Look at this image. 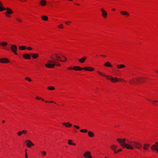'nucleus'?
Listing matches in <instances>:
<instances>
[{
    "label": "nucleus",
    "instance_id": "f257e3e1",
    "mask_svg": "<svg viewBox=\"0 0 158 158\" xmlns=\"http://www.w3.org/2000/svg\"><path fill=\"white\" fill-rule=\"evenodd\" d=\"M117 140L123 148H126L128 149L133 150L135 148L138 149H140L142 147L140 143L135 141H131L126 140L125 139H121L118 138Z\"/></svg>",
    "mask_w": 158,
    "mask_h": 158
},
{
    "label": "nucleus",
    "instance_id": "f03ea898",
    "mask_svg": "<svg viewBox=\"0 0 158 158\" xmlns=\"http://www.w3.org/2000/svg\"><path fill=\"white\" fill-rule=\"evenodd\" d=\"M48 63L45 64V66L48 68H53L56 65L59 66L60 65V64L57 63L55 60H48Z\"/></svg>",
    "mask_w": 158,
    "mask_h": 158
},
{
    "label": "nucleus",
    "instance_id": "7ed1b4c3",
    "mask_svg": "<svg viewBox=\"0 0 158 158\" xmlns=\"http://www.w3.org/2000/svg\"><path fill=\"white\" fill-rule=\"evenodd\" d=\"M97 72L100 75L103 77H105L107 79L110 80V81L113 82H117L119 81L118 79L116 77H115L114 78H113L112 76L109 75L106 76L104 74L99 71H97Z\"/></svg>",
    "mask_w": 158,
    "mask_h": 158
},
{
    "label": "nucleus",
    "instance_id": "20e7f679",
    "mask_svg": "<svg viewBox=\"0 0 158 158\" xmlns=\"http://www.w3.org/2000/svg\"><path fill=\"white\" fill-rule=\"evenodd\" d=\"M17 49V46L14 44H12L11 46V49L12 52L15 55H17L18 54L16 52Z\"/></svg>",
    "mask_w": 158,
    "mask_h": 158
},
{
    "label": "nucleus",
    "instance_id": "39448f33",
    "mask_svg": "<svg viewBox=\"0 0 158 158\" xmlns=\"http://www.w3.org/2000/svg\"><path fill=\"white\" fill-rule=\"evenodd\" d=\"M90 154V152H86L84 154L83 156L85 158H92Z\"/></svg>",
    "mask_w": 158,
    "mask_h": 158
},
{
    "label": "nucleus",
    "instance_id": "423d86ee",
    "mask_svg": "<svg viewBox=\"0 0 158 158\" xmlns=\"http://www.w3.org/2000/svg\"><path fill=\"white\" fill-rule=\"evenodd\" d=\"M7 43L6 42H0V46H1L3 48L5 49L9 50V49L4 48L7 45Z\"/></svg>",
    "mask_w": 158,
    "mask_h": 158
},
{
    "label": "nucleus",
    "instance_id": "0eeeda50",
    "mask_svg": "<svg viewBox=\"0 0 158 158\" xmlns=\"http://www.w3.org/2000/svg\"><path fill=\"white\" fill-rule=\"evenodd\" d=\"M26 142H27V145L28 148H30L31 146H33L34 145V144L30 140H26Z\"/></svg>",
    "mask_w": 158,
    "mask_h": 158
},
{
    "label": "nucleus",
    "instance_id": "6e6552de",
    "mask_svg": "<svg viewBox=\"0 0 158 158\" xmlns=\"http://www.w3.org/2000/svg\"><path fill=\"white\" fill-rule=\"evenodd\" d=\"M0 62L2 63H7L9 62V60L6 58H1L0 59Z\"/></svg>",
    "mask_w": 158,
    "mask_h": 158
},
{
    "label": "nucleus",
    "instance_id": "1a4fd4ad",
    "mask_svg": "<svg viewBox=\"0 0 158 158\" xmlns=\"http://www.w3.org/2000/svg\"><path fill=\"white\" fill-rule=\"evenodd\" d=\"M150 146V144L148 143H145L143 145V149L145 151H147Z\"/></svg>",
    "mask_w": 158,
    "mask_h": 158
},
{
    "label": "nucleus",
    "instance_id": "9d476101",
    "mask_svg": "<svg viewBox=\"0 0 158 158\" xmlns=\"http://www.w3.org/2000/svg\"><path fill=\"white\" fill-rule=\"evenodd\" d=\"M101 10L102 12V16L104 18H106L107 15V12L103 9H101Z\"/></svg>",
    "mask_w": 158,
    "mask_h": 158
},
{
    "label": "nucleus",
    "instance_id": "9b49d317",
    "mask_svg": "<svg viewBox=\"0 0 158 158\" xmlns=\"http://www.w3.org/2000/svg\"><path fill=\"white\" fill-rule=\"evenodd\" d=\"M6 10H7V11L5 13L6 15L7 14H11L13 13V11L12 10L8 7L6 8Z\"/></svg>",
    "mask_w": 158,
    "mask_h": 158
},
{
    "label": "nucleus",
    "instance_id": "f8f14e48",
    "mask_svg": "<svg viewBox=\"0 0 158 158\" xmlns=\"http://www.w3.org/2000/svg\"><path fill=\"white\" fill-rule=\"evenodd\" d=\"M83 69L86 71H93L94 70V68L90 67H84L83 68Z\"/></svg>",
    "mask_w": 158,
    "mask_h": 158
},
{
    "label": "nucleus",
    "instance_id": "ddd939ff",
    "mask_svg": "<svg viewBox=\"0 0 158 158\" xmlns=\"http://www.w3.org/2000/svg\"><path fill=\"white\" fill-rule=\"evenodd\" d=\"M54 55L56 58V59L55 60H54L60 61L62 62H64V60H60V56H58L57 54H54Z\"/></svg>",
    "mask_w": 158,
    "mask_h": 158
},
{
    "label": "nucleus",
    "instance_id": "4468645a",
    "mask_svg": "<svg viewBox=\"0 0 158 158\" xmlns=\"http://www.w3.org/2000/svg\"><path fill=\"white\" fill-rule=\"evenodd\" d=\"M23 58L26 59H29L31 58L30 55L27 54L25 53L23 55Z\"/></svg>",
    "mask_w": 158,
    "mask_h": 158
},
{
    "label": "nucleus",
    "instance_id": "2eb2a0df",
    "mask_svg": "<svg viewBox=\"0 0 158 158\" xmlns=\"http://www.w3.org/2000/svg\"><path fill=\"white\" fill-rule=\"evenodd\" d=\"M62 124L67 127H70L72 126V125L71 124L69 123H63Z\"/></svg>",
    "mask_w": 158,
    "mask_h": 158
},
{
    "label": "nucleus",
    "instance_id": "dca6fc26",
    "mask_svg": "<svg viewBox=\"0 0 158 158\" xmlns=\"http://www.w3.org/2000/svg\"><path fill=\"white\" fill-rule=\"evenodd\" d=\"M73 69H75L77 71L81 70L83 69V68H82L80 67L75 66L73 67Z\"/></svg>",
    "mask_w": 158,
    "mask_h": 158
},
{
    "label": "nucleus",
    "instance_id": "f3484780",
    "mask_svg": "<svg viewBox=\"0 0 158 158\" xmlns=\"http://www.w3.org/2000/svg\"><path fill=\"white\" fill-rule=\"evenodd\" d=\"M86 56H84L82 58L79 59L78 60V61L79 62L81 63H83L84 62L85 60H86Z\"/></svg>",
    "mask_w": 158,
    "mask_h": 158
},
{
    "label": "nucleus",
    "instance_id": "a211bd4d",
    "mask_svg": "<svg viewBox=\"0 0 158 158\" xmlns=\"http://www.w3.org/2000/svg\"><path fill=\"white\" fill-rule=\"evenodd\" d=\"M135 79H132L131 80L129 81L130 83L131 84H136L137 83V82L136 81V80L135 79Z\"/></svg>",
    "mask_w": 158,
    "mask_h": 158
},
{
    "label": "nucleus",
    "instance_id": "6ab92c4d",
    "mask_svg": "<svg viewBox=\"0 0 158 158\" xmlns=\"http://www.w3.org/2000/svg\"><path fill=\"white\" fill-rule=\"evenodd\" d=\"M120 13L122 15H125L126 16H129V14L127 12L125 11H121L120 12Z\"/></svg>",
    "mask_w": 158,
    "mask_h": 158
},
{
    "label": "nucleus",
    "instance_id": "aec40b11",
    "mask_svg": "<svg viewBox=\"0 0 158 158\" xmlns=\"http://www.w3.org/2000/svg\"><path fill=\"white\" fill-rule=\"evenodd\" d=\"M135 79L137 81L140 83L141 82H143L144 81L143 78V77H141L140 78H136Z\"/></svg>",
    "mask_w": 158,
    "mask_h": 158
},
{
    "label": "nucleus",
    "instance_id": "412c9836",
    "mask_svg": "<svg viewBox=\"0 0 158 158\" xmlns=\"http://www.w3.org/2000/svg\"><path fill=\"white\" fill-rule=\"evenodd\" d=\"M151 149L152 150H156L157 152V149H158V148L156 145H153L151 147Z\"/></svg>",
    "mask_w": 158,
    "mask_h": 158
},
{
    "label": "nucleus",
    "instance_id": "4be33fe9",
    "mask_svg": "<svg viewBox=\"0 0 158 158\" xmlns=\"http://www.w3.org/2000/svg\"><path fill=\"white\" fill-rule=\"evenodd\" d=\"M2 5V3L0 1V11H2L6 10V8L3 7Z\"/></svg>",
    "mask_w": 158,
    "mask_h": 158
},
{
    "label": "nucleus",
    "instance_id": "5701e85b",
    "mask_svg": "<svg viewBox=\"0 0 158 158\" xmlns=\"http://www.w3.org/2000/svg\"><path fill=\"white\" fill-rule=\"evenodd\" d=\"M147 99L148 100L151 101L153 102V104L154 105H155L156 106L158 105V101H157V100L152 101V100H151L148 99Z\"/></svg>",
    "mask_w": 158,
    "mask_h": 158
},
{
    "label": "nucleus",
    "instance_id": "b1692460",
    "mask_svg": "<svg viewBox=\"0 0 158 158\" xmlns=\"http://www.w3.org/2000/svg\"><path fill=\"white\" fill-rule=\"evenodd\" d=\"M104 65L107 67H112V65L109 62H107L104 64Z\"/></svg>",
    "mask_w": 158,
    "mask_h": 158
},
{
    "label": "nucleus",
    "instance_id": "393cba45",
    "mask_svg": "<svg viewBox=\"0 0 158 158\" xmlns=\"http://www.w3.org/2000/svg\"><path fill=\"white\" fill-rule=\"evenodd\" d=\"M88 135L89 136L91 137H92L94 136V133L91 131L88 132Z\"/></svg>",
    "mask_w": 158,
    "mask_h": 158
},
{
    "label": "nucleus",
    "instance_id": "a878e982",
    "mask_svg": "<svg viewBox=\"0 0 158 158\" xmlns=\"http://www.w3.org/2000/svg\"><path fill=\"white\" fill-rule=\"evenodd\" d=\"M31 55L34 59L36 58L38 56V54H31Z\"/></svg>",
    "mask_w": 158,
    "mask_h": 158
},
{
    "label": "nucleus",
    "instance_id": "bb28decb",
    "mask_svg": "<svg viewBox=\"0 0 158 158\" xmlns=\"http://www.w3.org/2000/svg\"><path fill=\"white\" fill-rule=\"evenodd\" d=\"M117 67L118 69H121L123 68H124L125 67V66L124 64H119L117 65Z\"/></svg>",
    "mask_w": 158,
    "mask_h": 158
},
{
    "label": "nucleus",
    "instance_id": "cd10ccee",
    "mask_svg": "<svg viewBox=\"0 0 158 158\" xmlns=\"http://www.w3.org/2000/svg\"><path fill=\"white\" fill-rule=\"evenodd\" d=\"M68 144L69 145H73L75 146V144L73 143H72L73 141L70 139L68 140Z\"/></svg>",
    "mask_w": 158,
    "mask_h": 158
},
{
    "label": "nucleus",
    "instance_id": "c85d7f7f",
    "mask_svg": "<svg viewBox=\"0 0 158 158\" xmlns=\"http://www.w3.org/2000/svg\"><path fill=\"white\" fill-rule=\"evenodd\" d=\"M26 47L25 46H19V50H25L26 49Z\"/></svg>",
    "mask_w": 158,
    "mask_h": 158
},
{
    "label": "nucleus",
    "instance_id": "c756f323",
    "mask_svg": "<svg viewBox=\"0 0 158 158\" xmlns=\"http://www.w3.org/2000/svg\"><path fill=\"white\" fill-rule=\"evenodd\" d=\"M111 149L113 151L115 150V149L117 148V145H113L110 146V147Z\"/></svg>",
    "mask_w": 158,
    "mask_h": 158
},
{
    "label": "nucleus",
    "instance_id": "7c9ffc66",
    "mask_svg": "<svg viewBox=\"0 0 158 158\" xmlns=\"http://www.w3.org/2000/svg\"><path fill=\"white\" fill-rule=\"evenodd\" d=\"M46 1L45 0H42L40 1V4L42 6H44L46 4Z\"/></svg>",
    "mask_w": 158,
    "mask_h": 158
},
{
    "label": "nucleus",
    "instance_id": "2f4dec72",
    "mask_svg": "<svg viewBox=\"0 0 158 158\" xmlns=\"http://www.w3.org/2000/svg\"><path fill=\"white\" fill-rule=\"evenodd\" d=\"M42 19L44 21H47L48 19V18L47 16H41Z\"/></svg>",
    "mask_w": 158,
    "mask_h": 158
},
{
    "label": "nucleus",
    "instance_id": "473e14b6",
    "mask_svg": "<svg viewBox=\"0 0 158 158\" xmlns=\"http://www.w3.org/2000/svg\"><path fill=\"white\" fill-rule=\"evenodd\" d=\"M48 89L50 90H53L55 89V88L53 86H50L48 87Z\"/></svg>",
    "mask_w": 158,
    "mask_h": 158
},
{
    "label": "nucleus",
    "instance_id": "72a5a7b5",
    "mask_svg": "<svg viewBox=\"0 0 158 158\" xmlns=\"http://www.w3.org/2000/svg\"><path fill=\"white\" fill-rule=\"evenodd\" d=\"M80 131L81 132L86 133L87 132V130L85 129H83L81 130Z\"/></svg>",
    "mask_w": 158,
    "mask_h": 158
},
{
    "label": "nucleus",
    "instance_id": "f704fd0d",
    "mask_svg": "<svg viewBox=\"0 0 158 158\" xmlns=\"http://www.w3.org/2000/svg\"><path fill=\"white\" fill-rule=\"evenodd\" d=\"M35 98L37 100H41L43 101H44V99L41 98H40L38 96H36Z\"/></svg>",
    "mask_w": 158,
    "mask_h": 158
},
{
    "label": "nucleus",
    "instance_id": "c9c22d12",
    "mask_svg": "<svg viewBox=\"0 0 158 158\" xmlns=\"http://www.w3.org/2000/svg\"><path fill=\"white\" fill-rule=\"evenodd\" d=\"M25 79L27 81H28L29 82H31V80L28 77H26L25 78Z\"/></svg>",
    "mask_w": 158,
    "mask_h": 158
},
{
    "label": "nucleus",
    "instance_id": "e433bc0d",
    "mask_svg": "<svg viewBox=\"0 0 158 158\" xmlns=\"http://www.w3.org/2000/svg\"><path fill=\"white\" fill-rule=\"evenodd\" d=\"M41 153L43 156H44L46 155V152L45 151H41Z\"/></svg>",
    "mask_w": 158,
    "mask_h": 158
},
{
    "label": "nucleus",
    "instance_id": "4c0bfd02",
    "mask_svg": "<svg viewBox=\"0 0 158 158\" xmlns=\"http://www.w3.org/2000/svg\"><path fill=\"white\" fill-rule=\"evenodd\" d=\"M16 19L19 22H22V20L19 18H16Z\"/></svg>",
    "mask_w": 158,
    "mask_h": 158
},
{
    "label": "nucleus",
    "instance_id": "58836bf2",
    "mask_svg": "<svg viewBox=\"0 0 158 158\" xmlns=\"http://www.w3.org/2000/svg\"><path fill=\"white\" fill-rule=\"evenodd\" d=\"M22 134V131H19L18 133V135L19 136H20Z\"/></svg>",
    "mask_w": 158,
    "mask_h": 158
},
{
    "label": "nucleus",
    "instance_id": "ea45409f",
    "mask_svg": "<svg viewBox=\"0 0 158 158\" xmlns=\"http://www.w3.org/2000/svg\"><path fill=\"white\" fill-rule=\"evenodd\" d=\"M58 27L60 28H63V25L62 24H61L60 25L58 26Z\"/></svg>",
    "mask_w": 158,
    "mask_h": 158
},
{
    "label": "nucleus",
    "instance_id": "a19ab883",
    "mask_svg": "<svg viewBox=\"0 0 158 158\" xmlns=\"http://www.w3.org/2000/svg\"><path fill=\"white\" fill-rule=\"evenodd\" d=\"M22 134H26L27 133V131L25 130H23L22 131Z\"/></svg>",
    "mask_w": 158,
    "mask_h": 158
},
{
    "label": "nucleus",
    "instance_id": "79ce46f5",
    "mask_svg": "<svg viewBox=\"0 0 158 158\" xmlns=\"http://www.w3.org/2000/svg\"><path fill=\"white\" fill-rule=\"evenodd\" d=\"M27 151V150H25V157L26 158H27L28 157V156H27V153L26 152Z\"/></svg>",
    "mask_w": 158,
    "mask_h": 158
},
{
    "label": "nucleus",
    "instance_id": "37998d69",
    "mask_svg": "<svg viewBox=\"0 0 158 158\" xmlns=\"http://www.w3.org/2000/svg\"><path fill=\"white\" fill-rule=\"evenodd\" d=\"M74 127H75L77 129H79L80 127H79L78 126H76V125H74Z\"/></svg>",
    "mask_w": 158,
    "mask_h": 158
},
{
    "label": "nucleus",
    "instance_id": "c03bdc74",
    "mask_svg": "<svg viewBox=\"0 0 158 158\" xmlns=\"http://www.w3.org/2000/svg\"><path fill=\"white\" fill-rule=\"evenodd\" d=\"M27 49L28 50H31L32 49L30 47H28L27 48Z\"/></svg>",
    "mask_w": 158,
    "mask_h": 158
},
{
    "label": "nucleus",
    "instance_id": "a18cd8bd",
    "mask_svg": "<svg viewBox=\"0 0 158 158\" xmlns=\"http://www.w3.org/2000/svg\"><path fill=\"white\" fill-rule=\"evenodd\" d=\"M113 151H114V153L116 154L118 152L117 150H114Z\"/></svg>",
    "mask_w": 158,
    "mask_h": 158
},
{
    "label": "nucleus",
    "instance_id": "49530a36",
    "mask_svg": "<svg viewBox=\"0 0 158 158\" xmlns=\"http://www.w3.org/2000/svg\"><path fill=\"white\" fill-rule=\"evenodd\" d=\"M62 57L63 58V60H66V58L64 56H63L62 55Z\"/></svg>",
    "mask_w": 158,
    "mask_h": 158
},
{
    "label": "nucleus",
    "instance_id": "de8ad7c7",
    "mask_svg": "<svg viewBox=\"0 0 158 158\" xmlns=\"http://www.w3.org/2000/svg\"><path fill=\"white\" fill-rule=\"evenodd\" d=\"M46 102H51V103H54V102L53 101H45Z\"/></svg>",
    "mask_w": 158,
    "mask_h": 158
},
{
    "label": "nucleus",
    "instance_id": "09e8293b",
    "mask_svg": "<svg viewBox=\"0 0 158 158\" xmlns=\"http://www.w3.org/2000/svg\"><path fill=\"white\" fill-rule=\"evenodd\" d=\"M157 147V148H158V142H156V143H155V145Z\"/></svg>",
    "mask_w": 158,
    "mask_h": 158
},
{
    "label": "nucleus",
    "instance_id": "8fccbe9b",
    "mask_svg": "<svg viewBox=\"0 0 158 158\" xmlns=\"http://www.w3.org/2000/svg\"><path fill=\"white\" fill-rule=\"evenodd\" d=\"M122 150V149H118V150L117 151H118V152H120Z\"/></svg>",
    "mask_w": 158,
    "mask_h": 158
},
{
    "label": "nucleus",
    "instance_id": "3c124183",
    "mask_svg": "<svg viewBox=\"0 0 158 158\" xmlns=\"http://www.w3.org/2000/svg\"><path fill=\"white\" fill-rule=\"evenodd\" d=\"M73 68H72L71 67H69L68 69H73Z\"/></svg>",
    "mask_w": 158,
    "mask_h": 158
},
{
    "label": "nucleus",
    "instance_id": "603ef678",
    "mask_svg": "<svg viewBox=\"0 0 158 158\" xmlns=\"http://www.w3.org/2000/svg\"><path fill=\"white\" fill-rule=\"evenodd\" d=\"M51 59H52V60H53V59H53V57H52V56H51Z\"/></svg>",
    "mask_w": 158,
    "mask_h": 158
},
{
    "label": "nucleus",
    "instance_id": "864d4df0",
    "mask_svg": "<svg viewBox=\"0 0 158 158\" xmlns=\"http://www.w3.org/2000/svg\"><path fill=\"white\" fill-rule=\"evenodd\" d=\"M5 121H4V120H3V121H2V123H5Z\"/></svg>",
    "mask_w": 158,
    "mask_h": 158
},
{
    "label": "nucleus",
    "instance_id": "5fc2aeb1",
    "mask_svg": "<svg viewBox=\"0 0 158 158\" xmlns=\"http://www.w3.org/2000/svg\"><path fill=\"white\" fill-rule=\"evenodd\" d=\"M101 56H104V57H105L106 56L105 55H101Z\"/></svg>",
    "mask_w": 158,
    "mask_h": 158
},
{
    "label": "nucleus",
    "instance_id": "6e6d98bb",
    "mask_svg": "<svg viewBox=\"0 0 158 158\" xmlns=\"http://www.w3.org/2000/svg\"><path fill=\"white\" fill-rule=\"evenodd\" d=\"M6 15L7 17H10V15Z\"/></svg>",
    "mask_w": 158,
    "mask_h": 158
},
{
    "label": "nucleus",
    "instance_id": "4d7b16f0",
    "mask_svg": "<svg viewBox=\"0 0 158 158\" xmlns=\"http://www.w3.org/2000/svg\"><path fill=\"white\" fill-rule=\"evenodd\" d=\"M65 23L66 24H68V22H65Z\"/></svg>",
    "mask_w": 158,
    "mask_h": 158
},
{
    "label": "nucleus",
    "instance_id": "13d9d810",
    "mask_svg": "<svg viewBox=\"0 0 158 158\" xmlns=\"http://www.w3.org/2000/svg\"><path fill=\"white\" fill-rule=\"evenodd\" d=\"M115 9H113V10H114V11H115Z\"/></svg>",
    "mask_w": 158,
    "mask_h": 158
},
{
    "label": "nucleus",
    "instance_id": "bf43d9fd",
    "mask_svg": "<svg viewBox=\"0 0 158 158\" xmlns=\"http://www.w3.org/2000/svg\"><path fill=\"white\" fill-rule=\"evenodd\" d=\"M77 4V5H79V4Z\"/></svg>",
    "mask_w": 158,
    "mask_h": 158
},
{
    "label": "nucleus",
    "instance_id": "052dcab7",
    "mask_svg": "<svg viewBox=\"0 0 158 158\" xmlns=\"http://www.w3.org/2000/svg\"><path fill=\"white\" fill-rule=\"evenodd\" d=\"M157 152H158V149H157Z\"/></svg>",
    "mask_w": 158,
    "mask_h": 158
},
{
    "label": "nucleus",
    "instance_id": "680f3d73",
    "mask_svg": "<svg viewBox=\"0 0 158 158\" xmlns=\"http://www.w3.org/2000/svg\"><path fill=\"white\" fill-rule=\"evenodd\" d=\"M69 22V23H71V22Z\"/></svg>",
    "mask_w": 158,
    "mask_h": 158
},
{
    "label": "nucleus",
    "instance_id": "e2e57ef3",
    "mask_svg": "<svg viewBox=\"0 0 158 158\" xmlns=\"http://www.w3.org/2000/svg\"><path fill=\"white\" fill-rule=\"evenodd\" d=\"M156 72L158 73V71H157Z\"/></svg>",
    "mask_w": 158,
    "mask_h": 158
},
{
    "label": "nucleus",
    "instance_id": "0e129e2a",
    "mask_svg": "<svg viewBox=\"0 0 158 158\" xmlns=\"http://www.w3.org/2000/svg\"><path fill=\"white\" fill-rule=\"evenodd\" d=\"M21 0L22 1H23V0Z\"/></svg>",
    "mask_w": 158,
    "mask_h": 158
}]
</instances>
